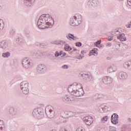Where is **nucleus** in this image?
<instances>
[{
	"label": "nucleus",
	"instance_id": "f257e3e1",
	"mask_svg": "<svg viewBox=\"0 0 131 131\" xmlns=\"http://www.w3.org/2000/svg\"><path fill=\"white\" fill-rule=\"evenodd\" d=\"M55 21L54 18L50 14H42L37 20V24L39 29L52 28Z\"/></svg>",
	"mask_w": 131,
	"mask_h": 131
},
{
	"label": "nucleus",
	"instance_id": "f03ea898",
	"mask_svg": "<svg viewBox=\"0 0 131 131\" xmlns=\"http://www.w3.org/2000/svg\"><path fill=\"white\" fill-rule=\"evenodd\" d=\"M82 21V17L81 15H74L70 18L69 23L72 26H78L79 25L81 24Z\"/></svg>",
	"mask_w": 131,
	"mask_h": 131
},
{
	"label": "nucleus",
	"instance_id": "7ed1b4c3",
	"mask_svg": "<svg viewBox=\"0 0 131 131\" xmlns=\"http://www.w3.org/2000/svg\"><path fill=\"white\" fill-rule=\"evenodd\" d=\"M33 115L35 118H38V119H40L43 117L45 115V111L43 108L41 107H38L34 109L33 112Z\"/></svg>",
	"mask_w": 131,
	"mask_h": 131
},
{
	"label": "nucleus",
	"instance_id": "20e7f679",
	"mask_svg": "<svg viewBox=\"0 0 131 131\" xmlns=\"http://www.w3.org/2000/svg\"><path fill=\"white\" fill-rule=\"evenodd\" d=\"M81 84L77 83H73L72 84L70 85L68 87L69 93L72 95L74 93V92H76L78 90H79V88L78 86H81Z\"/></svg>",
	"mask_w": 131,
	"mask_h": 131
},
{
	"label": "nucleus",
	"instance_id": "39448f33",
	"mask_svg": "<svg viewBox=\"0 0 131 131\" xmlns=\"http://www.w3.org/2000/svg\"><path fill=\"white\" fill-rule=\"evenodd\" d=\"M36 70L39 74H43L47 71V66L43 64H39L37 66Z\"/></svg>",
	"mask_w": 131,
	"mask_h": 131
},
{
	"label": "nucleus",
	"instance_id": "423d86ee",
	"mask_svg": "<svg viewBox=\"0 0 131 131\" xmlns=\"http://www.w3.org/2000/svg\"><path fill=\"white\" fill-rule=\"evenodd\" d=\"M21 64L24 68L28 69L31 67V60L28 58H24Z\"/></svg>",
	"mask_w": 131,
	"mask_h": 131
},
{
	"label": "nucleus",
	"instance_id": "0eeeda50",
	"mask_svg": "<svg viewBox=\"0 0 131 131\" xmlns=\"http://www.w3.org/2000/svg\"><path fill=\"white\" fill-rule=\"evenodd\" d=\"M79 76L82 77L83 80L86 81V82H89V81H92L93 80V77L89 75V74L80 73Z\"/></svg>",
	"mask_w": 131,
	"mask_h": 131
},
{
	"label": "nucleus",
	"instance_id": "6e6552de",
	"mask_svg": "<svg viewBox=\"0 0 131 131\" xmlns=\"http://www.w3.org/2000/svg\"><path fill=\"white\" fill-rule=\"evenodd\" d=\"M83 121H84L86 125H91L94 122V118L92 116H88L83 118Z\"/></svg>",
	"mask_w": 131,
	"mask_h": 131
},
{
	"label": "nucleus",
	"instance_id": "1a4fd4ad",
	"mask_svg": "<svg viewBox=\"0 0 131 131\" xmlns=\"http://www.w3.org/2000/svg\"><path fill=\"white\" fill-rule=\"evenodd\" d=\"M71 95L74 97H82V96L84 95V91L83 89H78Z\"/></svg>",
	"mask_w": 131,
	"mask_h": 131
},
{
	"label": "nucleus",
	"instance_id": "9d476101",
	"mask_svg": "<svg viewBox=\"0 0 131 131\" xmlns=\"http://www.w3.org/2000/svg\"><path fill=\"white\" fill-rule=\"evenodd\" d=\"M118 115L114 114L111 117V122L113 124H117L118 123Z\"/></svg>",
	"mask_w": 131,
	"mask_h": 131
},
{
	"label": "nucleus",
	"instance_id": "9b49d317",
	"mask_svg": "<svg viewBox=\"0 0 131 131\" xmlns=\"http://www.w3.org/2000/svg\"><path fill=\"white\" fill-rule=\"evenodd\" d=\"M102 82H103L104 84H110L112 83V78L108 76L104 77L102 78Z\"/></svg>",
	"mask_w": 131,
	"mask_h": 131
},
{
	"label": "nucleus",
	"instance_id": "f8f14e48",
	"mask_svg": "<svg viewBox=\"0 0 131 131\" xmlns=\"http://www.w3.org/2000/svg\"><path fill=\"white\" fill-rule=\"evenodd\" d=\"M62 100L66 103H71L73 102L74 100L73 98H70L69 95H64L62 97Z\"/></svg>",
	"mask_w": 131,
	"mask_h": 131
},
{
	"label": "nucleus",
	"instance_id": "ddd939ff",
	"mask_svg": "<svg viewBox=\"0 0 131 131\" xmlns=\"http://www.w3.org/2000/svg\"><path fill=\"white\" fill-rule=\"evenodd\" d=\"M46 115L49 118H54L55 117V111L50 109L49 110V112H46Z\"/></svg>",
	"mask_w": 131,
	"mask_h": 131
},
{
	"label": "nucleus",
	"instance_id": "4468645a",
	"mask_svg": "<svg viewBox=\"0 0 131 131\" xmlns=\"http://www.w3.org/2000/svg\"><path fill=\"white\" fill-rule=\"evenodd\" d=\"M35 0H24V4L27 7H31L34 4Z\"/></svg>",
	"mask_w": 131,
	"mask_h": 131
},
{
	"label": "nucleus",
	"instance_id": "2eb2a0df",
	"mask_svg": "<svg viewBox=\"0 0 131 131\" xmlns=\"http://www.w3.org/2000/svg\"><path fill=\"white\" fill-rule=\"evenodd\" d=\"M119 77L122 80H125L127 78V74L124 72H121L119 73Z\"/></svg>",
	"mask_w": 131,
	"mask_h": 131
},
{
	"label": "nucleus",
	"instance_id": "dca6fc26",
	"mask_svg": "<svg viewBox=\"0 0 131 131\" xmlns=\"http://www.w3.org/2000/svg\"><path fill=\"white\" fill-rule=\"evenodd\" d=\"M0 48L3 50H6L8 48V42L2 41L0 42Z\"/></svg>",
	"mask_w": 131,
	"mask_h": 131
},
{
	"label": "nucleus",
	"instance_id": "f3484780",
	"mask_svg": "<svg viewBox=\"0 0 131 131\" xmlns=\"http://www.w3.org/2000/svg\"><path fill=\"white\" fill-rule=\"evenodd\" d=\"M117 70V68L116 66H114V64H113L109 68L107 69V72H109V73H111V72H114Z\"/></svg>",
	"mask_w": 131,
	"mask_h": 131
},
{
	"label": "nucleus",
	"instance_id": "a211bd4d",
	"mask_svg": "<svg viewBox=\"0 0 131 131\" xmlns=\"http://www.w3.org/2000/svg\"><path fill=\"white\" fill-rule=\"evenodd\" d=\"M125 34L124 33H122L118 36H117V38L119 39L120 41H126V38L124 37Z\"/></svg>",
	"mask_w": 131,
	"mask_h": 131
},
{
	"label": "nucleus",
	"instance_id": "6ab92c4d",
	"mask_svg": "<svg viewBox=\"0 0 131 131\" xmlns=\"http://www.w3.org/2000/svg\"><path fill=\"white\" fill-rule=\"evenodd\" d=\"M123 67L125 69H129V70H131V60L128 61H126L123 64Z\"/></svg>",
	"mask_w": 131,
	"mask_h": 131
},
{
	"label": "nucleus",
	"instance_id": "aec40b11",
	"mask_svg": "<svg viewBox=\"0 0 131 131\" xmlns=\"http://www.w3.org/2000/svg\"><path fill=\"white\" fill-rule=\"evenodd\" d=\"M20 86L21 90H23L24 89L28 88V82L26 81H24L21 82L20 84Z\"/></svg>",
	"mask_w": 131,
	"mask_h": 131
},
{
	"label": "nucleus",
	"instance_id": "412c9836",
	"mask_svg": "<svg viewBox=\"0 0 131 131\" xmlns=\"http://www.w3.org/2000/svg\"><path fill=\"white\" fill-rule=\"evenodd\" d=\"M9 114L11 116H15L16 114H17V112L15 111V108L14 107H11L9 109Z\"/></svg>",
	"mask_w": 131,
	"mask_h": 131
},
{
	"label": "nucleus",
	"instance_id": "4be33fe9",
	"mask_svg": "<svg viewBox=\"0 0 131 131\" xmlns=\"http://www.w3.org/2000/svg\"><path fill=\"white\" fill-rule=\"evenodd\" d=\"M66 115L67 117H73L75 115V114L73 112H66Z\"/></svg>",
	"mask_w": 131,
	"mask_h": 131
},
{
	"label": "nucleus",
	"instance_id": "5701e85b",
	"mask_svg": "<svg viewBox=\"0 0 131 131\" xmlns=\"http://www.w3.org/2000/svg\"><path fill=\"white\" fill-rule=\"evenodd\" d=\"M108 106L107 105L104 106V107H102L100 108H99V111L100 112H107L108 111Z\"/></svg>",
	"mask_w": 131,
	"mask_h": 131
},
{
	"label": "nucleus",
	"instance_id": "b1692460",
	"mask_svg": "<svg viewBox=\"0 0 131 131\" xmlns=\"http://www.w3.org/2000/svg\"><path fill=\"white\" fill-rule=\"evenodd\" d=\"M43 57V53L42 52H36V58L37 59H40L41 58H42Z\"/></svg>",
	"mask_w": 131,
	"mask_h": 131
},
{
	"label": "nucleus",
	"instance_id": "393cba45",
	"mask_svg": "<svg viewBox=\"0 0 131 131\" xmlns=\"http://www.w3.org/2000/svg\"><path fill=\"white\" fill-rule=\"evenodd\" d=\"M5 27V23H4V20L2 19H0V31H2L4 28Z\"/></svg>",
	"mask_w": 131,
	"mask_h": 131
},
{
	"label": "nucleus",
	"instance_id": "a878e982",
	"mask_svg": "<svg viewBox=\"0 0 131 131\" xmlns=\"http://www.w3.org/2000/svg\"><path fill=\"white\" fill-rule=\"evenodd\" d=\"M10 56H11V53L9 52L3 53L2 54V57H3V58H9Z\"/></svg>",
	"mask_w": 131,
	"mask_h": 131
},
{
	"label": "nucleus",
	"instance_id": "bb28decb",
	"mask_svg": "<svg viewBox=\"0 0 131 131\" xmlns=\"http://www.w3.org/2000/svg\"><path fill=\"white\" fill-rule=\"evenodd\" d=\"M21 91H23V94H24V95H28V94H29V89L28 88V87L22 89Z\"/></svg>",
	"mask_w": 131,
	"mask_h": 131
},
{
	"label": "nucleus",
	"instance_id": "cd10ccee",
	"mask_svg": "<svg viewBox=\"0 0 131 131\" xmlns=\"http://www.w3.org/2000/svg\"><path fill=\"white\" fill-rule=\"evenodd\" d=\"M64 49L67 51H71L72 50V48L70 47V46L69 45L67 44L64 45Z\"/></svg>",
	"mask_w": 131,
	"mask_h": 131
},
{
	"label": "nucleus",
	"instance_id": "c85d7f7f",
	"mask_svg": "<svg viewBox=\"0 0 131 131\" xmlns=\"http://www.w3.org/2000/svg\"><path fill=\"white\" fill-rule=\"evenodd\" d=\"M108 119H109V117H108V116H106L101 119V122L102 123H105V121H107Z\"/></svg>",
	"mask_w": 131,
	"mask_h": 131
},
{
	"label": "nucleus",
	"instance_id": "c756f323",
	"mask_svg": "<svg viewBox=\"0 0 131 131\" xmlns=\"http://www.w3.org/2000/svg\"><path fill=\"white\" fill-rule=\"evenodd\" d=\"M87 6L89 8H92V7H94V5H93V2H92V0H89L87 3Z\"/></svg>",
	"mask_w": 131,
	"mask_h": 131
},
{
	"label": "nucleus",
	"instance_id": "7c9ffc66",
	"mask_svg": "<svg viewBox=\"0 0 131 131\" xmlns=\"http://www.w3.org/2000/svg\"><path fill=\"white\" fill-rule=\"evenodd\" d=\"M15 42L17 43V45H20V43L22 42V39L19 37L17 38L15 40Z\"/></svg>",
	"mask_w": 131,
	"mask_h": 131
},
{
	"label": "nucleus",
	"instance_id": "2f4dec72",
	"mask_svg": "<svg viewBox=\"0 0 131 131\" xmlns=\"http://www.w3.org/2000/svg\"><path fill=\"white\" fill-rule=\"evenodd\" d=\"M72 36H73V34L69 33L66 36V37L69 40H71V39H72Z\"/></svg>",
	"mask_w": 131,
	"mask_h": 131
},
{
	"label": "nucleus",
	"instance_id": "473e14b6",
	"mask_svg": "<svg viewBox=\"0 0 131 131\" xmlns=\"http://www.w3.org/2000/svg\"><path fill=\"white\" fill-rule=\"evenodd\" d=\"M92 51H93L94 56H97L98 55V49L97 48H94L92 49Z\"/></svg>",
	"mask_w": 131,
	"mask_h": 131
},
{
	"label": "nucleus",
	"instance_id": "72a5a7b5",
	"mask_svg": "<svg viewBox=\"0 0 131 131\" xmlns=\"http://www.w3.org/2000/svg\"><path fill=\"white\" fill-rule=\"evenodd\" d=\"M101 42L102 41H101V40H98L94 43V46H95L96 47H98L99 46H100V45H101Z\"/></svg>",
	"mask_w": 131,
	"mask_h": 131
},
{
	"label": "nucleus",
	"instance_id": "f704fd0d",
	"mask_svg": "<svg viewBox=\"0 0 131 131\" xmlns=\"http://www.w3.org/2000/svg\"><path fill=\"white\" fill-rule=\"evenodd\" d=\"M94 100H98V99H101V97H100V94H96L94 96Z\"/></svg>",
	"mask_w": 131,
	"mask_h": 131
},
{
	"label": "nucleus",
	"instance_id": "c9c22d12",
	"mask_svg": "<svg viewBox=\"0 0 131 131\" xmlns=\"http://www.w3.org/2000/svg\"><path fill=\"white\" fill-rule=\"evenodd\" d=\"M67 43H66V41H62V40H60L59 41V45L60 46H63V45L65 46L66 45Z\"/></svg>",
	"mask_w": 131,
	"mask_h": 131
},
{
	"label": "nucleus",
	"instance_id": "e433bc0d",
	"mask_svg": "<svg viewBox=\"0 0 131 131\" xmlns=\"http://www.w3.org/2000/svg\"><path fill=\"white\" fill-rule=\"evenodd\" d=\"M76 131H85V129L83 128L82 127H79L77 128Z\"/></svg>",
	"mask_w": 131,
	"mask_h": 131
},
{
	"label": "nucleus",
	"instance_id": "4c0bfd02",
	"mask_svg": "<svg viewBox=\"0 0 131 131\" xmlns=\"http://www.w3.org/2000/svg\"><path fill=\"white\" fill-rule=\"evenodd\" d=\"M75 46L76 47H81V46H82V43H81V42H77L75 43Z\"/></svg>",
	"mask_w": 131,
	"mask_h": 131
},
{
	"label": "nucleus",
	"instance_id": "58836bf2",
	"mask_svg": "<svg viewBox=\"0 0 131 131\" xmlns=\"http://www.w3.org/2000/svg\"><path fill=\"white\" fill-rule=\"evenodd\" d=\"M31 56H32L33 57H35V58H36V52H35L34 51H32L31 52Z\"/></svg>",
	"mask_w": 131,
	"mask_h": 131
},
{
	"label": "nucleus",
	"instance_id": "ea45409f",
	"mask_svg": "<svg viewBox=\"0 0 131 131\" xmlns=\"http://www.w3.org/2000/svg\"><path fill=\"white\" fill-rule=\"evenodd\" d=\"M59 56H60L59 52L58 51H56L55 54H54V57L57 58V57H59Z\"/></svg>",
	"mask_w": 131,
	"mask_h": 131
},
{
	"label": "nucleus",
	"instance_id": "a19ab883",
	"mask_svg": "<svg viewBox=\"0 0 131 131\" xmlns=\"http://www.w3.org/2000/svg\"><path fill=\"white\" fill-rule=\"evenodd\" d=\"M61 68L62 69H68L69 68V67L66 64H64L61 67Z\"/></svg>",
	"mask_w": 131,
	"mask_h": 131
},
{
	"label": "nucleus",
	"instance_id": "79ce46f5",
	"mask_svg": "<svg viewBox=\"0 0 131 131\" xmlns=\"http://www.w3.org/2000/svg\"><path fill=\"white\" fill-rule=\"evenodd\" d=\"M72 36V39H73V40H77V39H78V38L76 36H74V34H73V36Z\"/></svg>",
	"mask_w": 131,
	"mask_h": 131
},
{
	"label": "nucleus",
	"instance_id": "37998d69",
	"mask_svg": "<svg viewBox=\"0 0 131 131\" xmlns=\"http://www.w3.org/2000/svg\"><path fill=\"white\" fill-rule=\"evenodd\" d=\"M106 39H107V40H108L109 41H111V40H113V37L110 36L108 37H107Z\"/></svg>",
	"mask_w": 131,
	"mask_h": 131
},
{
	"label": "nucleus",
	"instance_id": "c03bdc74",
	"mask_svg": "<svg viewBox=\"0 0 131 131\" xmlns=\"http://www.w3.org/2000/svg\"><path fill=\"white\" fill-rule=\"evenodd\" d=\"M0 126H2L3 127H5V125H4V121L0 120Z\"/></svg>",
	"mask_w": 131,
	"mask_h": 131
},
{
	"label": "nucleus",
	"instance_id": "a18cd8bd",
	"mask_svg": "<svg viewBox=\"0 0 131 131\" xmlns=\"http://www.w3.org/2000/svg\"><path fill=\"white\" fill-rule=\"evenodd\" d=\"M97 47H98V48H99V49H102L104 48V45H103V44H101L100 45H99Z\"/></svg>",
	"mask_w": 131,
	"mask_h": 131
},
{
	"label": "nucleus",
	"instance_id": "49530a36",
	"mask_svg": "<svg viewBox=\"0 0 131 131\" xmlns=\"http://www.w3.org/2000/svg\"><path fill=\"white\" fill-rule=\"evenodd\" d=\"M94 51L92 50L90 51V53H89V56H93V55H94Z\"/></svg>",
	"mask_w": 131,
	"mask_h": 131
},
{
	"label": "nucleus",
	"instance_id": "de8ad7c7",
	"mask_svg": "<svg viewBox=\"0 0 131 131\" xmlns=\"http://www.w3.org/2000/svg\"><path fill=\"white\" fill-rule=\"evenodd\" d=\"M54 45H58V46L59 45V41H54L53 42Z\"/></svg>",
	"mask_w": 131,
	"mask_h": 131
},
{
	"label": "nucleus",
	"instance_id": "09e8293b",
	"mask_svg": "<svg viewBox=\"0 0 131 131\" xmlns=\"http://www.w3.org/2000/svg\"><path fill=\"white\" fill-rule=\"evenodd\" d=\"M59 131H68V130H67V129L64 127H61Z\"/></svg>",
	"mask_w": 131,
	"mask_h": 131
},
{
	"label": "nucleus",
	"instance_id": "8fccbe9b",
	"mask_svg": "<svg viewBox=\"0 0 131 131\" xmlns=\"http://www.w3.org/2000/svg\"><path fill=\"white\" fill-rule=\"evenodd\" d=\"M50 58L51 60H55V56L54 55H50Z\"/></svg>",
	"mask_w": 131,
	"mask_h": 131
},
{
	"label": "nucleus",
	"instance_id": "3c124183",
	"mask_svg": "<svg viewBox=\"0 0 131 131\" xmlns=\"http://www.w3.org/2000/svg\"><path fill=\"white\" fill-rule=\"evenodd\" d=\"M127 4H128V6H130L131 7V0H128Z\"/></svg>",
	"mask_w": 131,
	"mask_h": 131
},
{
	"label": "nucleus",
	"instance_id": "603ef678",
	"mask_svg": "<svg viewBox=\"0 0 131 131\" xmlns=\"http://www.w3.org/2000/svg\"><path fill=\"white\" fill-rule=\"evenodd\" d=\"M112 46V43H107V44H106V47H110Z\"/></svg>",
	"mask_w": 131,
	"mask_h": 131
},
{
	"label": "nucleus",
	"instance_id": "864d4df0",
	"mask_svg": "<svg viewBox=\"0 0 131 131\" xmlns=\"http://www.w3.org/2000/svg\"><path fill=\"white\" fill-rule=\"evenodd\" d=\"M119 33V31H117V30H115L114 31V33L115 34H117L118 33Z\"/></svg>",
	"mask_w": 131,
	"mask_h": 131
},
{
	"label": "nucleus",
	"instance_id": "5fc2aeb1",
	"mask_svg": "<svg viewBox=\"0 0 131 131\" xmlns=\"http://www.w3.org/2000/svg\"><path fill=\"white\" fill-rule=\"evenodd\" d=\"M10 34L11 35H14V34H15V32L14 31H12L11 32H10Z\"/></svg>",
	"mask_w": 131,
	"mask_h": 131
},
{
	"label": "nucleus",
	"instance_id": "6e6d98bb",
	"mask_svg": "<svg viewBox=\"0 0 131 131\" xmlns=\"http://www.w3.org/2000/svg\"><path fill=\"white\" fill-rule=\"evenodd\" d=\"M4 128H5V127L0 126V131H3V129H4Z\"/></svg>",
	"mask_w": 131,
	"mask_h": 131
},
{
	"label": "nucleus",
	"instance_id": "4d7b16f0",
	"mask_svg": "<svg viewBox=\"0 0 131 131\" xmlns=\"http://www.w3.org/2000/svg\"><path fill=\"white\" fill-rule=\"evenodd\" d=\"M59 56H61V55H63V51H60L59 52Z\"/></svg>",
	"mask_w": 131,
	"mask_h": 131
},
{
	"label": "nucleus",
	"instance_id": "13d9d810",
	"mask_svg": "<svg viewBox=\"0 0 131 131\" xmlns=\"http://www.w3.org/2000/svg\"><path fill=\"white\" fill-rule=\"evenodd\" d=\"M65 56H66V53L64 52L62 53V56L61 57L63 58V57H65Z\"/></svg>",
	"mask_w": 131,
	"mask_h": 131
},
{
	"label": "nucleus",
	"instance_id": "bf43d9fd",
	"mask_svg": "<svg viewBox=\"0 0 131 131\" xmlns=\"http://www.w3.org/2000/svg\"><path fill=\"white\" fill-rule=\"evenodd\" d=\"M126 27L127 28H130V24H129V25H126Z\"/></svg>",
	"mask_w": 131,
	"mask_h": 131
},
{
	"label": "nucleus",
	"instance_id": "052dcab7",
	"mask_svg": "<svg viewBox=\"0 0 131 131\" xmlns=\"http://www.w3.org/2000/svg\"><path fill=\"white\" fill-rule=\"evenodd\" d=\"M77 49H74L73 50H72V52H77Z\"/></svg>",
	"mask_w": 131,
	"mask_h": 131
},
{
	"label": "nucleus",
	"instance_id": "680f3d73",
	"mask_svg": "<svg viewBox=\"0 0 131 131\" xmlns=\"http://www.w3.org/2000/svg\"><path fill=\"white\" fill-rule=\"evenodd\" d=\"M81 54H82V55H83V53H85V51L83 50V51H82L81 52Z\"/></svg>",
	"mask_w": 131,
	"mask_h": 131
},
{
	"label": "nucleus",
	"instance_id": "e2e57ef3",
	"mask_svg": "<svg viewBox=\"0 0 131 131\" xmlns=\"http://www.w3.org/2000/svg\"><path fill=\"white\" fill-rule=\"evenodd\" d=\"M82 58H83V56H81V57L78 58V59H79V60H81Z\"/></svg>",
	"mask_w": 131,
	"mask_h": 131
},
{
	"label": "nucleus",
	"instance_id": "0e129e2a",
	"mask_svg": "<svg viewBox=\"0 0 131 131\" xmlns=\"http://www.w3.org/2000/svg\"><path fill=\"white\" fill-rule=\"evenodd\" d=\"M122 131H125V130L124 129V128H122Z\"/></svg>",
	"mask_w": 131,
	"mask_h": 131
},
{
	"label": "nucleus",
	"instance_id": "69168bd1",
	"mask_svg": "<svg viewBox=\"0 0 131 131\" xmlns=\"http://www.w3.org/2000/svg\"><path fill=\"white\" fill-rule=\"evenodd\" d=\"M128 119H129V120L130 121V118H129Z\"/></svg>",
	"mask_w": 131,
	"mask_h": 131
},
{
	"label": "nucleus",
	"instance_id": "338daca9",
	"mask_svg": "<svg viewBox=\"0 0 131 131\" xmlns=\"http://www.w3.org/2000/svg\"><path fill=\"white\" fill-rule=\"evenodd\" d=\"M119 1H122V0H119Z\"/></svg>",
	"mask_w": 131,
	"mask_h": 131
}]
</instances>
